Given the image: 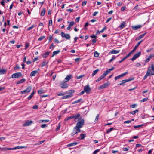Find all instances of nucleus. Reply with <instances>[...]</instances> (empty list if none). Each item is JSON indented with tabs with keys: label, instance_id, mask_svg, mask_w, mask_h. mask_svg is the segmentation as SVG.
<instances>
[{
	"label": "nucleus",
	"instance_id": "1",
	"mask_svg": "<svg viewBox=\"0 0 154 154\" xmlns=\"http://www.w3.org/2000/svg\"><path fill=\"white\" fill-rule=\"evenodd\" d=\"M114 69L115 67H113L111 69L106 70L96 80V82H98L101 80L106 75L109 74L111 71L113 70Z\"/></svg>",
	"mask_w": 154,
	"mask_h": 154
},
{
	"label": "nucleus",
	"instance_id": "2",
	"mask_svg": "<svg viewBox=\"0 0 154 154\" xmlns=\"http://www.w3.org/2000/svg\"><path fill=\"white\" fill-rule=\"evenodd\" d=\"M84 121L83 119H79L78 120V122L76 124L75 127L80 129L82 128L84 124Z\"/></svg>",
	"mask_w": 154,
	"mask_h": 154
},
{
	"label": "nucleus",
	"instance_id": "3",
	"mask_svg": "<svg viewBox=\"0 0 154 154\" xmlns=\"http://www.w3.org/2000/svg\"><path fill=\"white\" fill-rule=\"evenodd\" d=\"M80 132L81 130L80 129L78 128H76L75 127L71 133V135L72 136H73L76 134Z\"/></svg>",
	"mask_w": 154,
	"mask_h": 154
},
{
	"label": "nucleus",
	"instance_id": "4",
	"mask_svg": "<svg viewBox=\"0 0 154 154\" xmlns=\"http://www.w3.org/2000/svg\"><path fill=\"white\" fill-rule=\"evenodd\" d=\"M32 89V86H29L25 90L22 91L20 92V93L22 94H26L29 93Z\"/></svg>",
	"mask_w": 154,
	"mask_h": 154
},
{
	"label": "nucleus",
	"instance_id": "5",
	"mask_svg": "<svg viewBox=\"0 0 154 154\" xmlns=\"http://www.w3.org/2000/svg\"><path fill=\"white\" fill-rule=\"evenodd\" d=\"M22 74L21 72H18L13 74L11 75V78H17L21 77Z\"/></svg>",
	"mask_w": 154,
	"mask_h": 154
},
{
	"label": "nucleus",
	"instance_id": "6",
	"mask_svg": "<svg viewBox=\"0 0 154 154\" xmlns=\"http://www.w3.org/2000/svg\"><path fill=\"white\" fill-rule=\"evenodd\" d=\"M153 75H154V73H153L151 72V70L149 68L148 69L143 79H145L148 76Z\"/></svg>",
	"mask_w": 154,
	"mask_h": 154
},
{
	"label": "nucleus",
	"instance_id": "7",
	"mask_svg": "<svg viewBox=\"0 0 154 154\" xmlns=\"http://www.w3.org/2000/svg\"><path fill=\"white\" fill-rule=\"evenodd\" d=\"M60 86L62 88H67L68 85L66 83V82L64 81L60 83Z\"/></svg>",
	"mask_w": 154,
	"mask_h": 154
},
{
	"label": "nucleus",
	"instance_id": "8",
	"mask_svg": "<svg viewBox=\"0 0 154 154\" xmlns=\"http://www.w3.org/2000/svg\"><path fill=\"white\" fill-rule=\"evenodd\" d=\"M84 90L87 94H89L91 91V89L88 85L84 87Z\"/></svg>",
	"mask_w": 154,
	"mask_h": 154
},
{
	"label": "nucleus",
	"instance_id": "9",
	"mask_svg": "<svg viewBox=\"0 0 154 154\" xmlns=\"http://www.w3.org/2000/svg\"><path fill=\"white\" fill-rule=\"evenodd\" d=\"M33 121L31 120H27L23 124L22 126H26L30 125L32 123Z\"/></svg>",
	"mask_w": 154,
	"mask_h": 154
},
{
	"label": "nucleus",
	"instance_id": "10",
	"mask_svg": "<svg viewBox=\"0 0 154 154\" xmlns=\"http://www.w3.org/2000/svg\"><path fill=\"white\" fill-rule=\"evenodd\" d=\"M141 54V52L140 51L137 53L135 54L133 57L131 59L132 61H133L138 58L139 56H140Z\"/></svg>",
	"mask_w": 154,
	"mask_h": 154
},
{
	"label": "nucleus",
	"instance_id": "11",
	"mask_svg": "<svg viewBox=\"0 0 154 154\" xmlns=\"http://www.w3.org/2000/svg\"><path fill=\"white\" fill-rule=\"evenodd\" d=\"M134 79V78H131L123 80L121 81V82H122L124 84L126 82L133 80Z\"/></svg>",
	"mask_w": 154,
	"mask_h": 154
},
{
	"label": "nucleus",
	"instance_id": "12",
	"mask_svg": "<svg viewBox=\"0 0 154 154\" xmlns=\"http://www.w3.org/2000/svg\"><path fill=\"white\" fill-rule=\"evenodd\" d=\"M143 42V40H142L140 41H139L137 44L135 46L134 48V49L131 51L132 52H133L135 51V50L136 49L137 47L139 46V45H140V44Z\"/></svg>",
	"mask_w": 154,
	"mask_h": 154
},
{
	"label": "nucleus",
	"instance_id": "13",
	"mask_svg": "<svg viewBox=\"0 0 154 154\" xmlns=\"http://www.w3.org/2000/svg\"><path fill=\"white\" fill-rule=\"evenodd\" d=\"M71 77L72 75L70 74L67 75L65 78V81L66 82L68 81L71 79Z\"/></svg>",
	"mask_w": 154,
	"mask_h": 154
},
{
	"label": "nucleus",
	"instance_id": "14",
	"mask_svg": "<svg viewBox=\"0 0 154 154\" xmlns=\"http://www.w3.org/2000/svg\"><path fill=\"white\" fill-rule=\"evenodd\" d=\"M141 26V25H138L132 26V28L134 30H136L140 29Z\"/></svg>",
	"mask_w": 154,
	"mask_h": 154
},
{
	"label": "nucleus",
	"instance_id": "15",
	"mask_svg": "<svg viewBox=\"0 0 154 154\" xmlns=\"http://www.w3.org/2000/svg\"><path fill=\"white\" fill-rule=\"evenodd\" d=\"M26 81V79L24 78H23L21 79V80H20L19 81H18L17 82V84H20L22 83L23 82H24Z\"/></svg>",
	"mask_w": 154,
	"mask_h": 154
},
{
	"label": "nucleus",
	"instance_id": "16",
	"mask_svg": "<svg viewBox=\"0 0 154 154\" xmlns=\"http://www.w3.org/2000/svg\"><path fill=\"white\" fill-rule=\"evenodd\" d=\"M7 71L5 69H0V75L5 74L6 73Z\"/></svg>",
	"mask_w": 154,
	"mask_h": 154
},
{
	"label": "nucleus",
	"instance_id": "17",
	"mask_svg": "<svg viewBox=\"0 0 154 154\" xmlns=\"http://www.w3.org/2000/svg\"><path fill=\"white\" fill-rule=\"evenodd\" d=\"M26 147L25 146H17L13 148H11V150H15L17 149H22L24 148H25Z\"/></svg>",
	"mask_w": 154,
	"mask_h": 154
},
{
	"label": "nucleus",
	"instance_id": "18",
	"mask_svg": "<svg viewBox=\"0 0 154 154\" xmlns=\"http://www.w3.org/2000/svg\"><path fill=\"white\" fill-rule=\"evenodd\" d=\"M37 73V71H33L31 72L30 74V76H35L36 74Z\"/></svg>",
	"mask_w": 154,
	"mask_h": 154
},
{
	"label": "nucleus",
	"instance_id": "19",
	"mask_svg": "<svg viewBox=\"0 0 154 154\" xmlns=\"http://www.w3.org/2000/svg\"><path fill=\"white\" fill-rule=\"evenodd\" d=\"M72 96V94L67 95L65 96L62 97V99H63L69 98L70 97H71Z\"/></svg>",
	"mask_w": 154,
	"mask_h": 154
},
{
	"label": "nucleus",
	"instance_id": "20",
	"mask_svg": "<svg viewBox=\"0 0 154 154\" xmlns=\"http://www.w3.org/2000/svg\"><path fill=\"white\" fill-rule=\"evenodd\" d=\"M119 50L117 51L116 50H112L109 52V53L111 54H116L119 53Z\"/></svg>",
	"mask_w": 154,
	"mask_h": 154
},
{
	"label": "nucleus",
	"instance_id": "21",
	"mask_svg": "<svg viewBox=\"0 0 154 154\" xmlns=\"http://www.w3.org/2000/svg\"><path fill=\"white\" fill-rule=\"evenodd\" d=\"M77 144V142H74L73 143H71L67 145V146L68 147H70L74 146L75 145Z\"/></svg>",
	"mask_w": 154,
	"mask_h": 154
},
{
	"label": "nucleus",
	"instance_id": "22",
	"mask_svg": "<svg viewBox=\"0 0 154 154\" xmlns=\"http://www.w3.org/2000/svg\"><path fill=\"white\" fill-rule=\"evenodd\" d=\"M11 149V148H6V147H4V148H0V150L1 151H6L7 150H11V149Z\"/></svg>",
	"mask_w": 154,
	"mask_h": 154
},
{
	"label": "nucleus",
	"instance_id": "23",
	"mask_svg": "<svg viewBox=\"0 0 154 154\" xmlns=\"http://www.w3.org/2000/svg\"><path fill=\"white\" fill-rule=\"evenodd\" d=\"M80 116V115L79 114H77L76 115H74V119H75V121H76V120H77V119H78L79 118V117Z\"/></svg>",
	"mask_w": 154,
	"mask_h": 154
},
{
	"label": "nucleus",
	"instance_id": "24",
	"mask_svg": "<svg viewBox=\"0 0 154 154\" xmlns=\"http://www.w3.org/2000/svg\"><path fill=\"white\" fill-rule=\"evenodd\" d=\"M85 136V134H80V137L78 138V139L81 140L83 139Z\"/></svg>",
	"mask_w": 154,
	"mask_h": 154
},
{
	"label": "nucleus",
	"instance_id": "25",
	"mask_svg": "<svg viewBox=\"0 0 154 154\" xmlns=\"http://www.w3.org/2000/svg\"><path fill=\"white\" fill-rule=\"evenodd\" d=\"M82 100L83 99L82 98H80V99H79L78 100L73 102L72 103V104H74L75 103H79L80 102H81V101H82Z\"/></svg>",
	"mask_w": 154,
	"mask_h": 154
},
{
	"label": "nucleus",
	"instance_id": "26",
	"mask_svg": "<svg viewBox=\"0 0 154 154\" xmlns=\"http://www.w3.org/2000/svg\"><path fill=\"white\" fill-rule=\"evenodd\" d=\"M125 22H122V24L120 25L119 27L120 29H122L125 27Z\"/></svg>",
	"mask_w": 154,
	"mask_h": 154
},
{
	"label": "nucleus",
	"instance_id": "27",
	"mask_svg": "<svg viewBox=\"0 0 154 154\" xmlns=\"http://www.w3.org/2000/svg\"><path fill=\"white\" fill-rule=\"evenodd\" d=\"M46 10L45 8H44L43 9L41 13V15L42 16H44L45 14Z\"/></svg>",
	"mask_w": 154,
	"mask_h": 154
},
{
	"label": "nucleus",
	"instance_id": "28",
	"mask_svg": "<svg viewBox=\"0 0 154 154\" xmlns=\"http://www.w3.org/2000/svg\"><path fill=\"white\" fill-rule=\"evenodd\" d=\"M109 85V83L108 82L107 83H106L102 85L104 88H105L108 86Z\"/></svg>",
	"mask_w": 154,
	"mask_h": 154
},
{
	"label": "nucleus",
	"instance_id": "29",
	"mask_svg": "<svg viewBox=\"0 0 154 154\" xmlns=\"http://www.w3.org/2000/svg\"><path fill=\"white\" fill-rule=\"evenodd\" d=\"M60 52V51L58 50L57 51H54L53 52V54L52 56H51L52 57H53L54 55L57 54L58 53H59Z\"/></svg>",
	"mask_w": 154,
	"mask_h": 154
},
{
	"label": "nucleus",
	"instance_id": "30",
	"mask_svg": "<svg viewBox=\"0 0 154 154\" xmlns=\"http://www.w3.org/2000/svg\"><path fill=\"white\" fill-rule=\"evenodd\" d=\"M99 69H97L96 70H95L93 71V73L92 74V77L94 76L96 74L97 72L98 71Z\"/></svg>",
	"mask_w": 154,
	"mask_h": 154
},
{
	"label": "nucleus",
	"instance_id": "31",
	"mask_svg": "<svg viewBox=\"0 0 154 154\" xmlns=\"http://www.w3.org/2000/svg\"><path fill=\"white\" fill-rule=\"evenodd\" d=\"M49 120L48 119L47 120H40L39 122V123H42V122H49Z\"/></svg>",
	"mask_w": 154,
	"mask_h": 154
},
{
	"label": "nucleus",
	"instance_id": "32",
	"mask_svg": "<svg viewBox=\"0 0 154 154\" xmlns=\"http://www.w3.org/2000/svg\"><path fill=\"white\" fill-rule=\"evenodd\" d=\"M49 52H47L45 53L43 55L42 57L44 58H46L47 56L49 55Z\"/></svg>",
	"mask_w": 154,
	"mask_h": 154
},
{
	"label": "nucleus",
	"instance_id": "33",
	"mask_svg": "<svg viewBox=\"0 0 154 154\" xmlns=\"http://www.w3.org/2000/svg\"><path fill=\"white\" fill-rule=\"evenodd\" d=\"M64 38H65L66 39L69 40L70 38V36L69 34H67L65 35Z\"/></svg>",
	"mask_w": 154,
	"mask_h": 154
},
{
	"label": "nucleus",
	"instance_id": "34",
	"mask_svg": "<svg viewBox=\"0 0 154 154\" xmlns=\"http://www.w3.org/2000/svg\"><path fill=\"white\" fill-rule=\"evenodd\" d=\"M139 110L138 109H136L134 111L131 112H129L130 114H132V115L135 114Z\"/></svg>",
	"mask_w": 154,
	"mask_h": 154
},
{
	"label": "nucleus",
	"instance_id": "35",
	"mask_svg": "<svg viewBox=\"0 0 154 154\" xmlns=\"http://www.w3.org/2000/svg\"><path fill=\"white\" fill-rule=\"evenodd\" d=\"M35 26L34 25H32L31 26L29 27L26 29V30L27 31H29L32 29L33 27H35Z\"/></svg>",
	"mask_w": 154,
	"mask_h": 154
},
{
	"label": "nucleus",
	"instance_id": "36",
	"mask_svg": "<svg viewBox=\"0 0 154 154\" xmlns=\"http://www.w3.org/2000/svg\"><path fill=\"white\" fill-rule=\"evenodd\" d=\"M114 129V128H113V127L107 130V131H106V133H107L108 134Z\"/></svg>",
	"mask_w": 154,
	"mask_h": 154
},
{
	"label": "nucleus",
	"instance_id": "37",
	"mask_svg": "<svg viewBox=\"0 0 154 154\" xmlns=\"http://www.w3.org/2000/svg\"><path fill=\"white\" fill-rule=\"evenodd\" d=\"M99 54L98 53L97 51H95L94 52V56L95 57H99Z\"/></svg>",
	"mask_w": 154,
	"mask_h": 154
},
{
	"label": "nucleus",
	"instance_id": "38",
	"mask_svg": "<svg viewBox=\"0 0 154 154\" xmlns=\"http://www.w3.org/2000/svg\"><path fill=\"white\" fill-rule=\"evenodd\" d=\"M45 36H43L39 38L38 39L39 41H41L44 39L45 38Z\"/></svg>",
	"mask_w": 154,
	"mask_h": 154
},
{
	"label": "nucleus",
	"instance_id": "39",
	"mask_svg": "<svg viewBox=\"0 0 154 154\" xmlns=\"http://www.w3.org/2000/svg\"><path fill=\"white\" fill-rule=\"evenodd\" d=\"M143 124H142V125H137V126H134V127L135 128H141V127L143 126Z\"/></svg>",
	"mask_w": 154,
	"mask_h": 154
},
{
	"label": "nucleus",
	"instance_id": "40",
	"mask_svg": "<svg viewBox=\"0 0 154 154\" xmlns=\"http://www.w3.org/2000/svg\"><path fill=\"white\" fill-rule=\"evenodd\" d=\"M20 68V67L17 64L16 65V66H15V67H14V70H17V69H19Z\"/></svg>",
	"mask_w": 154,
	"mask_h": 154
},
{
	"label": "nucleus",
	"instance_id": "41",
	"mask_svg": "<svg viewBox=\"0 0 154 154\" xmlns=\"http://www.w3.org/2000/svg\"><path fill=\"white\" fill-rule=\"evenodd\" d=\"M148 100V98H144L140 101L141 102H143L147 101Z\"/></svg>",
	"mask_w": 154,
	"mask_h": 154
},
{
	"label": "nucleus",
	"instance_id": "42",
	"mask_svg": "<svg viewBox=\"0 0 154 154\" xmlns=\"http://www.w3.org/2000/svg\"><path fill=\"white\" fill-rule=\"evenodd\" d=\"M151 58V56H149L145 60L146 62H148L150 60V59Z\"/></svg>",
	"mask_w": 154,
	"mask_h": 154
},
{
	"label": "nucleus",
	"instance_id": "43",
	"mask_svg": "<svg viewBox=\"0 0 154 154\" xmlns=\"http://www.w3.org/2000/svg\"><path fill=\"white\" fill-rule=\"evenodd\" d=\"M133 53V52H132V51H131L130 53H129L127 55L125 56V57L126 58V59L128 57L131 55V54H132V53Z\"/></svg>",
	"mask_w": 154,
	"mask_h": 154
},
{
	"label": "nucleus",
	"instance_id": "44",
	"mask_svg": "<svg viewBox=\"0 0 154 154\" xmlns=\"http://www.w3.org/2000/svg\"><path fill=\"white\" fill-rule=\"evenodd\" d=\"M47 126V124H42L41 126V127L44 128L46 127Z\"/></svg>",
	"mask_w": 154,
	"mask_h": 154
},
{
	"label": "nucleus",
	"instance_id": "45",
	"mask_svg": "<svg viewBox=\"0 0 154 154\" xmlns=\"http://www.w3.org/2000/svg\"><path fill=\"white\" fill-rule=\"evenodd\" d=\"M47 64V63L45 61L43 62L42 64V65H41V66L42 67H43L45 66L46 64Z\"/></svg>",
	"mask_w": 154,
	"mask_h": 154
},
{
	"label": "nucleus",
	"instance_id": "46",
	"mask_svg": "<svg viewBox=\"0 0 154 154\" xmlns=\"http://www.w3.org/2000/svg\"><path fill=\"white\" fill-rule=\"evenodd\" d=\"M122 77L121 75H119L118 76H116L115 78V79L116 80H117L118 79H119L120 78Z\"/></svg>",
	"mask_w": 154,
	"mask_h": 154
},
{
	"label": "nucleus",
	"instance_id": "47",
	"mask_svg": "<svg viewBox=\"0 0 154 154\" xmlns=\"http://www.w3.org/2000/svg\"><path fill=\"white\" fill-rule=\"evenodd\" d=\"M74 115H72V116H69L67 119V120H69V119H74Z\"/></svg>",
	"mask_w": 154,
	"mask_h": 154
},
{
	"label": "nucleus",
	"instance_id": "48",
	"mask_svg": "<svg viewBox=\"0 0 154 154\" xmlns=\"http://www.w3.org/2000/svg\"><path fill=\"white\" fill-rule=\"evenodd\" d=\"M100 150V149H97L95 150L93 152V154H96L98 152H99Z\"/></svg>",
	"mask_w": 154,
	"mask_h": 154
},
{
	"label": "nucleus",
	"instance_id": "49",
	"mask_svg": "<svg viewBox=\"0 0 154 154\" xmlns=\"http://www.w3.org/2000/svg\"><path fill=\"white\" fill-rule=\"evenodd\" d=\"M52 20H50L49 21L48 25L49 26H52Z\"/></svg>",
	"mask_w": 154,
	"mask_h": 154
},
{
	"label": "nucleus",
	"instance_id": "50",
	"mask_svg": "<svg viewBox=\"0 0 154 154\" xmlns=\"http://www.w3.org/2000/svg\"><path fill=\"white\" fill-rule=\"evenodd\" d=\"M74 22H73V21L71 22H70L69 26L71 27V26H73L74 25Z\"/></svg>",
	"mask_w": 154,
	"mask_h": 154
},
{
	"label": "nucleus",
	"instance_id": "51",
	"mask_svg": "<svg viewBox=\"0 0 154 154\" xmlns=\"http://www.w3.org/2000/svg\"><path fill=\"white\" fill-rule=\"evenodd\" d=\"M106 27L105 26L104 28H103L100 31V33H102L104 32V30H106Z\"/></svg>",
	"mask_w": 154,
	"mask_h": 154
},
{
	"label": "nucleus",
	"instance_id": "52",
	"mask_svg": "<svg viewBox=\"0 0 154 154\" xmlns=\"http://www.w3.org/2000/svg\"><path fill=\"white\" fill-rule=\"evenodd\" d=\"M33 95H32V94H31V95L28 97V99L29 100L31 99L32 97H33Z\"/></svg>",
	"mask_w": 154,
	"mask_h": 154
},
{
	"label": "nucleus",
	"instance_id": "53",
	"mask_svg": "<svg viewBox=\"0 0 154 154\" xmlns=\"http://www.w3.org/2000/svg\"><path fill=\"white\" fill-rule=\"evenodd\" d=\"M127 73H128V72H126L125 73L121 74V77H122L123 76H125V75H126L127 74Z\"/></svg>",
	"mask_w": 154,
	"mask_h": 154
},
{
	"label": "nucleus",
	"instance_id": "54",
	"mask_svg": "<svg viewBox=\"0 0 154 154\" xmlns=\"http://www.w3.org/2000/svg\"><path fill=\"white\" fill-rule=\"evenodd\" d=\"M90 37H91L92 38H95L96 39L97 38V36H96L93 35H91L90 36Z\"/></svg>",
	"mask_w": 154,
	"mask_h": 154
},
{
	"label": "nucleus",
	"instance_id": "55",
	"mask_svg": "<svg viewBox=\"0 0 154 154\" xmlns=\"http://www.w3.org/2000/svg\"><path fill=\"white\" fill-rule=\"evenodd\" d=\"M87 2L86 1H84L82 3V6L85 5L86 4Z\"/></svg>",
	"mask_w": 154,
	"mask_h": 154
},
{
	"label": "nucleus",
	"instance_id": "56",
	"mask_svg": "<svg viewBox=\"0 0 154 154\" xmlns=\"http://www.w3.org/2000/svg\"><path fill=\"white\" fill-rule=\"evenodd\" d=\"M29 46V43H27L25 45V49H26Z\"/></svg>",
	"mask_w": 154,
	"mask_h": 154
},
{
	"label": "nucleus",
	"instance_id": "57",
	"mask_svg": "<svg viewBox=\"0 0 154 154\" xmlns=\"http://www.w3.org/2000/svg\"><path fill=\"white\" fill-rule=\"evenodd\" d=\"M65 35L66 34L63 32H61V33L60 34L61 35L63 38L64 37V36H65Z\"/></svg>",
	"mask_w": 154,
	"mask_h": 154
},
{
	"label": "nucleus",
	"instance_id": "58",
	"mask_svg": "<svg viewBox=\"0 0 154 154\" xmlns=\"http://www.w3.org/2000/svg\"><path fill=\"white\" fill-rule=\"evenodd\" d=\"M152 70L154 72V65L152 64H151Z\"/></svg>",
	"mask_w": 154,
	"mask_h": 154
},
{
	"label": "nucleus",
	"instance_id": "59",
	"mask_svg": "<svg viewBox=\"0 0 154 154\" xmlns=\"http://www.w3.org/2000/svg\"><path fill=\"white\" fill-rule=\"evenodd\" d=\"M38 94H41L44 93V92L42 90H39L38 91Z\"/></svg>",
	"mask_w": 154,
	"mask_h": 154
},
{
	"label": "nucleus",
	"instance_id": "60",
	"mask_svg": "<svg viewBox=\"0 0 154 154\" xmlns=\"http://www.w3.org/2000/svg\"><path fill=\"white\" fill-rule=\"evenodd\" d=\"M99 114H97L96 117V118H95V121H97L98 120V118H99Z\"/></svg>",
	"mask_w": 154,
	"mask_h": 154
},
{
	"label": "nucleus",
	"instance_id": "61",
	"mask_svg": "<svg viewBox=\"0 0 154 154\" xmlns=\"http://www.w3.org/2000/svg\"><path fill=\"white\" fill-rule=\"evenodd\" d=\"M66 11H69L70 12H72L73 11V10L72 9H67Z\"/></svg>",
	"mask_w": 154,
	"mask_h": 154
},
{
	"label": "nucleus",
	"instance_id": "62",
	"mask_svg": "<svg viewBox=\"0 0 154 154\" xmlns=\"http://www.w3.org/2000/svg\"><path fill=\"white\" fill-rule=\"evenodd\" d=\"M126 59V58L125 57L123 59H122L121 61H120L119 62V63H121L123 61Z\"/></svg>",
	"mask_w": 154,
	"mask_h": 154
},
{
	"label": "nucleus",
	"instance_id": "63",
	"mask_svg": "<svg viewBox=\"0 0 154 154\" xmlns=\"http://www.w3.org/2000/svg\"><path fill=\"white\" fill-rule=\"evenodd\" d=\"M5 2V1L4 0H2L1 2V3L2 4V6H5V4H4V3Z\"/></svg>",
	"mask_w": 154,
	"mask_h": 154
},
{
	"label": "nucleus",
	"instance_id": "64",
	"mask_svg": "<svg viewBox=\"0 0 154 154\" xmlns=\"http://www.w3.org/2000/svg\"><path fill=\"white\" fill-rule=\"evenodd\" d=\"M116 57H112V58H111V59L109 60V62H112V61L113 60H114L115 59H116Z\"/></svg>",
	"mask_w": 154,
	"mask_h": 154
}]
</instances>
